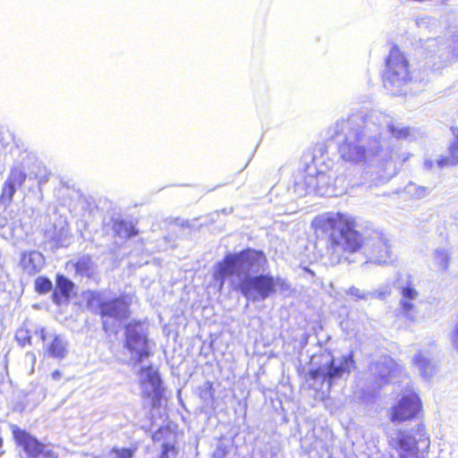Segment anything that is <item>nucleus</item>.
<instances>
[{"instance_id": "c756f323", "label": "nucleus", "mask_w": 458, "mask_h": 458, "mask_svg": "<svg viewBox=\"0 0 458 458\" xmlns=\"http://www.w3.org/2000/svg\"><path fill=\"white\" fill-rule=\"evenodd\" d=\"M449 262H450V257L445 251L440 250V251L437 252L436 263H437V266L441 270H446L449 267Z\"/></svg>"}, {"instance_id": "6ab92c4d", "label": "nucleus", "mask_w": 458, "mask_h": 458, "mask_svg": "<svg viewBox=\"0 0 458 458\" xmlns=\"http://www.w3.org/2000/svg\"><path fill=\"white\" fill-rule=\"evenodd\" d=\"M454 131H457L456 138L448 148V156L442 157L437 160V165L440 167L456 165L458 164V128L453 129L454 132Z\"/></svg>"}, {"instance_id": "f03ea898", "label": "nucleus", "mask_w": 458, "mask_h": 458, "mask_svg": "<svg viewBox=\"0 0 458 458\" xmlns=\"http://www.w3.org/2000/svg\"><path fill=\"white\" fill-rule=\"evenodd\" d=\"M310 364L304 379L310 389L324 395L329 394L336 379L350 375L355 367L354 354L351 352L342 356L339 364H335V359L330 352H320L311 356Z\"/></svg>"}, {"instance_id": "0eeeda50", "label": "nucleus", "mask_w": 458, "mask_h": 458, "mask_svg": "<svg viewBox=\"0 0 458 458\" xmlns=\"http://www.w3.org/2000/svg\"><path fill=\"white\" fill-rule=\"evenodd\" d=\"M423 417V403L414 390H406L392 404L388 418L393 423H404Z\"/></svg>"}, {"instance_id": "393cba45", "label": "nucleus", "mask_w": 458, "mask_h": 458, "mask_svg": "<svg viewBox=\"0 0 458 458\" xmlns=\"http://www.w3.org/2000/svg\"><path fill=\"white\" fill-rule=\"evenodd\" d=\"M447 58L449 62H458V32L452 35L450 43L447 47Z\"/></svg>"}, {"instance_id": "b1692460", "label": "nucleus", "mask_w": 458, "mask_h": 458, "mask_svg": "<svg viewBox=\"0 0 458 458\" xmlns=\"http://www.w3.org/2000/svg\"><path fill=\"white\" fill-rule=\"evenodd\" d=\"M413 365L416 366L423 376L429 372L430 362L421 352H418L413 358Z\"/></svg>"}, {"instance_id": "dca6fc26", "label": "nucleus", "mask_w": 458, "mask_h": 458, "mask_svg": "<svg viewBox=\"0 0 458 458\" xmlns=\"http://www.w3.org/2000/svg\"><path fill=\"white\" fill-rule=\"evenodd\" d=\"M56 289L52 293L53 301L61 305L64 301H68L73 290V283L63 275L56 276Z\"/></svg>"}, {"instance_id": "aec40b11", "label": "nucleus", "mask_w": 458, "mask_h": 458, "mask_svg": "<svg viewBox=\"0 0 458 458\" xmlns=\"http://www.w3.org/2000/svg\"><path fill=\"white\" fill-rule=\"evenodd\" d=\"M164 387L153 388L152 391L144 390L142 391V396L149 400V409L159 410L162 406V402L165 400L164 394Z\"/></svg>"}, {"instance_id": "1a4fd4ad", "label": "nucleus", "mask_w": 458, "mask_h": 458, "mask_svg": "<svg viewBox=\"0 0 458 458\" xmlns=\"http://www.w3.org/2000/svg\"><path fill=\"white\" fill-rule=\"evenodd\" d=\"M12 433L15 443L22 447L28 457L56 458L51 450H47L46 445L28 431L13 426Z\"/></svg>"}, {"instance_id": "7c9ffc66", "label": "nucleus", "mask_w": 458, "mask_h": 458, "mask_svg": "<svg viewBox=\"0 0 458 458\" xmlns=\"http://www.w3.org/2000/svg\"><path fill=\"white\" fill-rule=\"evenodd\" d=\"M414 310V304L409 301L402 300L400 302V313L405 318L413 320V317L411 316V312Z\"/></svg>"}, {"instance_id": "5701e85b", "label": "nucleus", "mask_w": 458, "mask_h": 458, "mask_svg": "<svg viewBox=\"0 0 458 458\" xmlns=\"http://www.w3.org/2000/svg\"><path fill=\"white\" fill-rule=\"evenodd\" d=\"M53 288L51 280L46 276H38L35 280L34 289L39 294H46Z\"/></svg>"}, {"instance_id": "f704fd0d", "label": "nucleus", "mask_w": 458, "mask_h": 458, "mask_svg": "<svg viewBox=\"0 0 458 458\" xmlns=\"http://www.w3.org/2000/svg\"><path fill=\"white\" fill-rule=\"evenodd\" d=\"M51 376H52V377H53L55 380H57V379H59V378L61 377L62 373H61V371H60V370L55 369V370H54V371L52 372Z\"/></svg>"}, {"instance_id": "e433bc0d", "label": "nucleus", "mask_w": 458, "mask_h": 458, "mask_svg": "<svg viewBox=\"0 0 458 458\" xmlns=\"http://www.w3.org/2000/svg\"><path fill=\"white\" fill-rule=\"evenodd\" d=\"M383 381L385 384L388 383V379L387 378H383Z\"/></svg>"}, {"instance_id": "2f4dec72", "label": "nucleus", "mask_w": 458, "mask_h": 458, "mask_svg": "<svg viewBox=\"0 0 458 458\" xmlns=\"http://www.w3.org/2000/svg\"><path fill=\"white\" fill-rule=\"evenodd\" d=\"M401 295L403 297L402 300L411 301L418 296V292L413 287L407 285L402 288Z\"/></svg>"}, {"instance_id": "bb28decb", "label": "nucleus", "mask_w": 458, "mask_h": 458, "mask_svg": "<svg viewBox=\"0 0 458 458\" xmlns=\"http://www.w3.org/2000/svg\"><path fill=\"white\" fill-rule=\"evenodd\" d=\"M15 340L21 347L31 344L30 332L23 327L19 328L15 334Z\"/></svg>"}, {"instance_id": "ddd939ff", "label": "nucleus", "mask_w": 458, "mask_h": 458, "mask_svg": "<svg viewBox=\"0 0 458 458\" xmlns=\"http://www.w3.org/2000/svg\"><path fill=\"white\" fill-rule=\"evenodd\" d=\"M26 178V174L21 169H12L8 178L3 184L0 194V203L5 206L10 205L13 201L16 189L22 186Z\"/></svg>"}, {"instance_id": "a211bd4d", "label": "nucleus", "mask_w": 458, "mask_h": 458, "mask_svg": "<svg viewBox=\"0 0 458 458\" xmlns=\"http://www.w3.org/2000/svg\"><path fill=\"white\" fill-rule=\"evenodd\" d=\"M46 352L51 358L64 359L67 354V344L61 335H54L51 342L47 344Z\"/></svg>"}, {"instance_id": "4468645a", "label": "nucleus", "mask_w": 458, "mask_h": 458, "mask_svg": "<svg viewBox=\"0 0 458 458\" xmlns=\"http://www.w3.org/2000/svg\"><path fill=\"white\" fill-rule=\"evenodd\" d=\"M315 160L306 165L304 181L309 188L319 190L330 182V175L325 170H318Z\"/></svg>"}, {"instance_id": "c85d7f7f", "label": "nucleus", "mask_w": 458, "mask_h": 458, "mask_svg": "<svg viewBox=\"0 0 458 458\" xmlns=\"http://www.w3.org/2000/svg\"><path fill=\"white\" fill-rule=\"evenodd\" d=\"M178 454V449L173 443H165L162 445V449L158 458H175Z\"/></svg>"}, {"instance_id": "f257e3e1", "label": "nucleus", "mask_w": 458, "mask_h": 458, "mask_svg": "<svg viewBox=\"0 0 458 458\" xmlns=\"http://www.w3.org/2000/svg\"><path fill=\"white\" fill-rule=\"evenodd\" d=\"M353 217L341 212H326L313 217L310 227L317 241H324L331 253H353L363 245V236L356 230Z\"/></svg>"}, {"instance_id": "6e6552de", "label": "nucleus", "mask_w": 458, "mask_h": 458, "mask_svg": "<svg viewBox=\"0 0 458 458\" xmlns=\"http://www.w3.org/2000/svg\"><path fill=\"white\" fill-rule=\"evenodd\" d=\"M141 325L142 322L137 319L131 320L124 326V347L131 353L136 364L141 363L151 354L147 335L137 331Z\"/></svg>"}, {"instance_id": "39448f33", "label": "nucleus", "mask_w": 458, "mask_h": 458, "mask_svg": "<svg viewBox=\"0 0 458 458\" xmlns=\"http://www.w3.org/2000/svg\"><path fill=\"white\" fill-rule=\"evenodd\" d=\"M411 71L408 58L397 45H394L385 60L382 73L384 87L399 94L411 81Z\"/></svg>"}, {"instance_id": "9b49d317", "label": "nucleus", "mask_w": 458, "mask_h": 458, "mask_svg": "<svg viewBox=\"0 0 458 458\" xmlns=\"http://www.w3.org/2000/svg\"><path fill=\"white\" fill-rule=\"evenodd\" d=\"M233 255L239 272L259 271L267 266V258L261 250L248 247Z\"/></svg>"}, {"instance_id": "423d86ee", "label": "nucleus", "mask_w": 458, "mask_h": 458, "mask_svg": "<svg viewBox=\"0 0 458 458\" xmlns=\"http://www.w3.org/2000/svg\"><path fill=\"white\" fill-rule=\"evenodd\" d=\"M238 288L246 298L264 301L275 294L277 288L281 291H287L290 286L281 277H275L268 274H259L256 276H246L240 282Z\"/></svg>"}, {"instance_id": "9d476101", "label": "nucleus", "mask_w": 458, "mask_h": 458, "mask_svg": "<svg viewBox=\"0 0 458 458\" xmlns=\"http://www.w3.org/2000/svg\"><path fill=\"white\" fill-rule=\"evenodd\" d=\"M363 133L360 130H354L352 136L346 137L338 147L341 157L348 162L360 163L366 160L367 149L360 144Z\"/></svg>"}, {"instance_id": "cd10ccee", "label": "nucleus", "mask_w": 458, "mask_h": 458, "mask_svg": "<svg viewBox=\"0 0 458 458\" xmlns=\"http://www.w3.org/2000/svg\"><path fill=\"white\" fill-rule=\"evenodd\" d=\"M135 448L130 447H117L114 446L110 449V454H115V458H132Z\"/></svg>"}, {"instance_id": "2eb2a0df", "label": "nucleus", "mask_w": 458, "mask_h": 458, "mask_svg": "<svg viewBox=\"0 0 458 458\" xmlns=\"http://www.w3.org/2000/svg\"><path fill=\"white\" fill-rule=\"evenodd\" d=\"M44 256L38 251L23 252L21 257V265L28 275L38 273L44 267Z\"/></svg>"}, {"instance_id": "f3484780", "label": "nucleus", "mask_w": 458, "mask_h": 458, "mask_svg": "<svg viewBox=\"0 0 458 458\" xmlns=\"http://www.w3.org/2000/svg\"><path fill=\"white\" fill-rule=\"evenodd\" d=\"M70 264L74 268L76 276L92 278L95 275V265L91 255H82Z\"/></svg>"}, {"instance_id": "412c9836", "label": "nucleus", "mask_w": 458, "mask_h": 458, "mask_svg": "<svg viewBox=\"0 0 458 458\" xmlns=\"http://www.w3.org/2000/svg\"><path fill=\"white\" fill-rule=\"evenodd\" d=\"M113 230L116 236L122 238H131L139 233V231L131 223L123 220H115L113 223Z\"/></svg>"}, {"instance_id": "7ed1b4c3", "label": "nucleus", "mask_w": 458, "mask_h": 458, "mask_svg": "<svg viewBox=\"0 0 458 458\" xmlns=\"http://www.w3.org/2000/svg\"><path fill=\"white\" fill-rule=\"evenodd\" d=\"M85 294L87 308L100 318L105 332L110 330L109 319L123 322L131 317V297L128 294H120L111 299L105 298L98 291H88Z\"/></svg>"}, {"instance_id": "f8f14e48", "label": "nucleus", "mask_w": 458, "mask_h": 458, "mask_svg": "<svg viewBox=\"0 0 458 458\" xmlns=\"http://www.w3.org/2000/svg\"><path fill=\"white\" fill-rule=\"evenodd\" d=\"M239 270L233 253L226 254L220 261L214 266L212 272L213 280L217 283L221 291L225 285L226 278L238 275Z\"/></svg>"}, {"instance_id": "c9c22d12", "label": "nucleus", "mask_w": 458, "mask_h": 458, "mask_svg": "<svg viewBox=\"0 0 458 458\" xmlns=\"http://www.w3.org/2000/svg\"><path fill=\"white\" fill-rule=\"evenodd\" d=\"M39 338H40L43 342H45V341H46L45 329H43V328L40 330V335H39Z\"/></svg>"}, {"instance_id": "a878e982", "label": "nucleus", "mask_w": 458, "mask_h": 458, "mask_svg": "<svg viewBox=\"0 0 458 458\" xmlns=\"http://www.w3.org/2000/svg\"><path fill=\"white\" fill-rule=\"evenodd\" d=\"M388 131L392 137L397 140L407 139L411 134V129L409 127H399L394 123L388 125Z\"/></svg>"}, {"instance_id": "473e14b6", "label": "nucleus", "mask_w": 458, "mask_h": 458, "mask_svg": "<svg viewBox=\"0 0 458 458\" xmlns=\"http://www.w3.org/2000/svg\"><path fill=\"white\" fill-rule=\"evenodd\" d=\"M200 396L201 397H209L210 399H214L215 397V388L214 385L210 381L205 382L202 388L200 389Z\"/></svg>"}, {"instance_id": "72a5a7b5", "label": "nucleus", "mask_w": 458, "mask_h": 458, "mask_svg": "<svg viewBox=\"0 0 458 458\" xmlns=\"http://www.w3.org/2000/svg\"><path fill=\"white\" fill-rule=\"evenodd\" d=\"M452 344L454 346V348L458 350V323L455 326V328L452 335Z\"/></svg>"}, {"instance_id": "4be33fe9", "label": "nucleus", "mask_w": 458, "mask_h": 458, "mask_svg": "<svg viewBox=\"0 0 458 458\" xmlns=\"http://www.w3.org/2000/svg\"><path fill=\"white\" fill-rule=\"evenodd\" d=\"M140 373H146L147 382L152 386V389L163 386L158 372L154 370L151 366L142 367Z\"/></svg>"}, {"instance_id": "20e7f679", "label": "nucleus", "mask_w": 458, "mask_h": 458, "mask_svg": "<svg viewBox=\"0 0 458 458\" xmlns=\"http://www.w3.org/2000/svg\"><path fill=\"white\" fill-rule=\"evenodd\" d=\"M388 445L399 458H427L430 440L423 423L412 429H398L394 437L388 439Z\"/></svg>"}]
</instances>
